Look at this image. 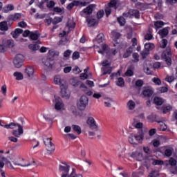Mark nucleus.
Here are the masks:
<instances>
[{"instance_id": "1", "label": "nucleus", "mask_w": 177, "mask_h": 177, "mask_svg": "<svg viewBox=\"0 0 177 177\" xmlns=\"http://www.w3.org/2000/svg\"><path fill=\"white\" fill-rule=\"evenodd\" d=\"M100 48L102 49H100ZM96 49H100L98 50V53H100L101 55H104L106 53V56H111V55H113V56H115L117 54V50L116 49H111L109 48V46L107 45H100V46H97Z\"/></svg>"}, {"instance_id": "2", "label": "nucleus", "mask_w": 177, "mask_h": 177, "mask_svg": "<svg viewBox=\"0 0 177 177\" xmlns=\"http://www.w3.org/2000/svg\"><path fill=\"white\" fill-rule=\"evenodd\" d=\"M171 56L172 53L171 52V47L168 46L166 50L162 53V60H165L167 66H171V64H172V59H171Z\"/></svg>"}, {"instance_id": "3", "label": "nucleus", "mask_w": 177, "mask_h": 177, "mask_svg": "<svg viewBox=\"0 0 177 177\" xmlns=\"http://www.w3.org/2000/svg\"><path fill=\"white\" fill-rule=\"evenodd\" d=\"M88 101L89 99H88V97L86 95H82L80 100L77 102V108L79 110H81L82 111L85 110Z\"/></svg>"}, {"instance_id": "4", "label": "nucleus", "mask_w": 177, "mask_h": 177, "mask_svg": "<svg viewBox=\"0 0 177 177\" xmlns=\"http://www.w3.org/2000/svg\"><path fill=\"white\" fill-rule=\"evenodd\" d=\"M23 62H24V55L22 54H17L13 60V64L16 68H20L23 66Z\"/></svg>"}, {"instance_id": "5", "label": "nucleus", "mask_w": 177, "mask_h": 177, "mask_svg": "<svg viewBox=\"0 0 177 177\" xmlns=\"http://www.w3.org/2000/svg\"><path fill=\"white\" fill-rule=\"evenodd\" d=\"M176 160L174 158H170L169 160H166L165 162V167H173L174 168L175 171L172 170V168L171 169V173L174 174V175L177 174V166H176Z\"/></svg>"}, {"instance_id": "6", "label": "nucleus", "mask_w": 177, "mask_h": 177, "mask_svg": "<svg viewBox=\"0 0 177 177\" xmlns=\"http://www.w3.org/2000/svg\"><path fill=\"white\" fill-rule=\"evenodd\" d=\"M86 124L88 125L90 129H92L93 131H97V124H96V121H95V119L93 117L88 118Z\"/></svg>"}, {"instance_id": "7", "label": "nucleus", "mask_w": 177, "mask_h": 177, "mask_svg": "<svg viewBox=\"0 0 177 177\" xmlns=\"http://www.w3.org/2000/svg\"><path fill=\"white\" fill-rule=\"evenodd\" d=\"M59 171L62 174H68L70 171V165H67V162H62L59 165Z\"/></svg>"}, {"instance_id": "8", "label": "nucleus", "mask_w": 177, "mask_h": 177, "mask_svg": "<svg viewBox=\"0 0 177 177\" xmlns=\"http://www.w3.org/2000/svg\"><path fill=\"white\" fill-rule=\"evenodd\" d=\"M95 4H91L86 8L84 9L81 12L80 15L84 17L85 16L84 15H92L93 12V8H95Z\"/></svg>"}, {"instance_id": "9", "label": "nucleus", "mask_w": 177, "mask_h": 177, "mask_svg": "<svg viewBox=\"0 0 177 177\" xmlns=\"http://www.w3.org/2000/svg\"><path fill=\"white\" fill-rule=\"evenodd\" d=\"M150 48H151V45H145V50L141 53L142 60H145L150 55Z\"/></svg>"}, {"instance_id": "10", "label": "nucleus", "mask_w": 177, "mask_h": 177, "mask_svg": "<svg viewBox=\"0 0 177 177\" xmlns=\"http://www.w3.org/2000/svg\"><path fill=\"white\" fill-rule=\"evenodd\" d=\"M24 130H23V126L21 125H18V131L17 130H12V135L13 136H15V138H20L21 135H23L24 133Z\"/></svg>"}, {"instance_id": "11", "label": "nucleus", "mask_w": 177, "mask_h": 177, "mask_svg": "<svg viewBox=\"0 0 177 177\" xmlns=\"http://www.w3.org/2000/svg\"><path fill=\"white\" fill-rule=\"evenodd\" d=\"M61 95L62 97L64 99H70V96H71V93L68 90V88H61Z\"/></svg>"}, {"instance_id": "12", "label": "nucleus", "mask_w": 177, "mask_h": 177, "mask_svg": "<svg viewBox=\"0 0 177 177\" xmlns=\"http://www.w3.org/2000/svg\"><path fill=\"white\" fill-rule=\"evenodd\" d=\"M131 157L132 158H134L137 161H143V153L140 152H133L131 155Z\"/></svg>"}, {"instance_id": "13", "label": "nucleus", "mask_w": 177, "mask_h": 177, "mask_svg": "<svg viewBox=\"0 0 177 177\" xmlns=\"http://www.w3.org/2000/svg\"><path fill=\"white\" fill-rule=\"evenodd\" d=\"M86 21L88 23V27H95V26L97 25V22L96 19L92 18L91 16L86 17Z\"/></svg>"}, {"instance_id": "14", "label": "nucleus", "mask_w": 177, "mask_h": 177, "mask_svg": "<svg viewBox=\"0 0 177 177\" xmlns=\"http://www.w3.org/2000/svg\"><path fill=\"white\" fill-rule=\"evenodd\" d=\"M156 151H158L159 153L164 154L165 156H166V157H171L172 156L174 149H167L166 150H165V153H164L162 151L161 149L158 148V149H156Z\"/></svg>"}, {"instance_id": "15", "label": "nucleus", "mask_w": 177, "mask_h": 177, "mask_svg": "<svg viewBox=\"0 0 177 177\" xmlns=\"http://www.w3.org/2000/svg\"><path fill=\"white\" fill-rule=\"evenodd\" d=\"M19 19H21V14L15 13V15H11L8 17L9 21H16V20H19Z\"/></svg>"}, {"instance_id": "16", "label": "nucleus", "mask_w": 177, "mask_h": 177, "mask_svg": "<svg viewBox=\"0 0 177 177\" xmlns=\"http://www.w3.org/2000/svg\"><path fill=\"white\" fill-rule=\"evenodd\" d=\"M134 138L136 139V141L140 142V140H143L145 138V133H143L142 130H140L138 131V135L137 136L134 135Z\"/></svg>"}, {"instance_id": "17", "label": "nucleus", "mask_w": 177, "mask_h": 177, "mask_svg": "<svg viewBox=\"0 0 177 177\" xmlns=\"http://www.w3.org/2000/svg\"><path fill=\"white\" fill-rule=\"evenodd\" d=\"M153 93H154V91L149 88L145 89L142 91V95L145 96V97H151Z\"/></svg>"}, {"instance_id": "18", "label": "nucleus", "mask_w": 177, "mask_h": 177, "mask_svg": "<svg viewBox=\"0 0 177 177\" xmlns=\"http://www.w3.org/2000/svg\"><path fill=\"white\" fill-rule=\"evenodd\" d=\"M104 39V35L103 33H100L97 37L93 40L94 44H102Z\"/></svg>"}, {"instance_id": "19", "label": "nucleus", "mask_w": 177, "mask_h": 177, "mask_svg": "<svg viewBox=\"0 0 177 177\" xmlns=\"http://www.w3.org/2000/svg\"><path fill=\"white\" fill-rule=\"evenodd\" d=\"M39 37H41V34L37 33V32H30L29 38L31 41H37Z\"/></svg>"}, {"instance_id": "20", "label": "nucleus", "mask_w": 177, "mask_h": 177, "mask_svg": "<svg viewBox=\"0 0 177 177\" xmlns=\"http://www.w3.org/2000/svg\"><path fill=\"white\" fill-rule=\"evenodd\" d=\"M168 28H169V27H167L159 30L158 34L160 35L161 38H164L168 35Z\"/></svg>"}, {"instance_id": "21", "label": "nucleus", "mask_w": 177, "mask_h": 177, "mask_svg": "<svg viewBox=\"0 0 177 177\" xmlns=\"http://www.w3.org/2000/svg\"><path fill=\"white\" fill-rule=\"evenodd\" d=\"M0 30L1 31H8V30H9L8 22L6 21L0 23Z\"/></svg>"}, {"instance_id": "22", "label": "nucleus", "mask_w": 177, "mask_h": 177, "mask_svg": "<svg viewBox=\"0 0 177 177\" xmlns=\"http://www.w3.org/2000/svg\"><path fill=\"white\" fill-rule=\"evenodd\" d=\"M129 13L130 14V16H134L136 19H139L140 15L139 13V10H130L129 11Z\"/></svg>"}, {"instance_id": "23", "label": "nucleus", "mask_w": 177, "mask_h": 177, "mask_svg": "<svg viewBox=\"0 0 177 177\" xmlns=\"http://www.w3.org/2000/svg\"><path fill=\"white\" fill-rule=\"evenodd\" d=\"M25 73L28 77H31V75H34V68L32 66H28L25 69Z\"/></svg>"}, {"instance_id": "24", "label": "nucleus", "mask_w": 177, "mask_h": 177, "mask_svg": "<svg viewBox=\"0 0 177 177\" xmlns=\"http://www.w3.org/2000/svg\"><path fill=\"white\" fill-rule=\"evenodd\" d=\"M28 48L32 53H35L37 50H39V46L38 45H28Z\"/></svg>"}, {"instance_id": "25", "label": "nucleus", "mask_w": 177, "mask_h": 177, "mask_svg": "<svg viewBox=\"0 0 177 177\" xmlns=\"http://www.w3.org/2000/svg\"><path fill=\"white\" fill-rule=\"evenodd\" d=\"M157 118V115H154V114H151L149 116H147V120H149V121H150L151 122H158V124H160V122H162L161 121H157L156 120V119Z\"/></svg>"}, {"instance_id": "26", "label": "nucleus", "mask_w": 177, "mask_h": 177, "mask_svg": "<svg viewBox=\"0 0 177 177\" xmlns=\"http://www.w3.org/2000/svg\"><path fill=\"white\" fill-rule=\"evenodd\" d=\"M153 102L157 106H161L162 103H164V100L160 97H155L153 100Z\"/></svg>"}, {"instance_id": "27", "label": "nucleus", "mask_w": 177, "mask_h": 177, "mask_svg": "<svg viewBox=\"0 0 177 177\" xmlns=\"http://www.w3.org/2000/svg\"><path fill=\"white\" fill-rule=\"evenodd\" d=\"M7 46H8V48L11 49V52H12V53H17V52H19V50L20 49V48H19L17 45H7Z\"/></svg>"}, {"instance_id": "28", "label": "nucleus", "mask_w": 177, "mask_h": 177, "mask_svg": "<svg viewBox=\"0 0 177 177\" xmlns=\"http://www.w3.org/2000/svg\"><path fill=\"white\" fill-rule=\"evenodd\" d=\"M19 125L21 124L19 123L11 122L8 124H5L4 128H6V129H14V127H19Z\"/></svg>"}, {"instance_id": "29", "label": "nucleus", "mask_w": 177, "mask_h": 177, "mask_svg": "<svg viewBox=\"0 0 177 177\" xmlns=\"http://www.w3.org/2000/svg\"><path fill=\"white\" fill-rule=\"evenodd\" d=\"M58 85H60V89L68 88V84L67 83V81H66V80L64 79H62L61 82H59V84Z\"/></svg>"}, {"instance_id": "30", "label": "nucleus", "mask_w": 177, "mask_h": 177, "mask_svg": "<svg viewBox=\"0 0 177 177\" xmlns=\"http://www.w3.org/2000/svg\"><path fill=\"white\" fill-rule=\"evenodd\" d=\"M14 9L15 6L12 4H9L3 8V12H4V13H8V12H10V10H13Z\"/></svg>"}, {"instance_id": "31", "label": "nucleus", "mask_w": 177, "mask_h": 177, "mask_svg": "<svg viewBox=\"0 0 177 177\" xmlns=\"http://www.w3.org/2000/svg\"><path fill=\"white\" fill-rule=\"evenodd\" d=\"M72 128L75 132H77L78 135H81L82 133V130H81V127L78 125L73 124Z\"/></svg>"}, {"instance_id": "32", "label": "nucleus", "mask_w": 177, "mask_h": 177, "mask_svg": "<svg viewBox=\"0 0 177 177\" xmlns=\"http://www.w3.org/2000/svg\"><path fill=\"white\" fill-rule=\"evenodd\" d=\"M149 32L145 36V39H147V41H150L151 38H153V35L151 33L153 32V30L151 28H149Z\"/></svg>"}, {"instance_id": "33", "label": "nucleus", "mask_w": 177, "mask_h": 177, "mask_svg": "<svg viewBox=\"0 0 177 177\" xmlns=\"http://www.w3.org/2000/svg\"><path fill=\"white\" fill-rule=\"evenodd\" d=\"M14 77H16V80L17 81H21V80H23V73L20 72H15L14 73Z\"/></svg>"}, {"instance_id": "34", "label": "nucleus", "mask_w": 177, "mask_h": 177, "mask_svg": "<svg viewBox=\"0 0 177 177\" xmlns=\"http://www.w3.org/2000/svg\"><path fill=\"white\" fill-rule=\"evenodd\" d=\"M62 20H63V17H55L53 19V24L54 26H56V24H57V23H62Z\"/></svg>"}, {"instance_id": "35", "label": "nucleus", "mask_w": 177, "mask_h": 177, "mask_svg": "<svg viewBox=\"0 0 177 177\" xmlns=\"http://www.w3.org/2000/svg\"><path fill=\"white\" fill-rule=\"evenodd\" d=\"M134 135L133 133H131L130 136L129 137V142L131 143V145H138L136 142V140H133Z\"/></svg>"}, {"instance_id": "36", "label": "nucleus", "mask_w": 177, "mask_h": 177, "mask_svg": "<svg viewBox=\"0 0 177 177\" xmlns=\"http://www.w3.org/2000/svg\"><path fill=\"white\" fill-rule=\"evenodd\" d=\"M157 176H160V174H158V171H157V170L151 171L148 176V177H157Z\"/></svg>"}, {"instance_id": "37", "label": "nucleus", "mask_w": 177, "mask_h": 177, "mask_svg": "<svg viewBox=\"0 0 177 177\" xmlns=\"http://www.w3.org/2000/svg\"><path fill=\"white\" fill-rule=\"evenodd\" d=\"M154 26L156 28H161L164 26V22L162 21H157L155 22Z\"/></svg>"}, {"instance_id": "38", "label": "nucleus", "mask_w": 177, "mask_h": 177, "mask_svg": "<svg viewBox=\"0 0 177 177\" xmlns=\"http://www.w3.org/2000/svg\"><path fill=\"white\" fill-rule=\"evenodd\" d=\"M128 106H129V110H133V109H135V106H136V104H135V102L133 101L129 100L128 102Z\"/></svg>"}, {"instance_id": "39", "label": "nucleus", "mask_w": 177, "mask_h": 177, "mask_svg": "<svg viewBox=\"0 0 177 177\" xmlns=\"http://www.w3.org/2000/svg\"><path fill=\"white\" fill-rule=\"evenodd\" d=\"M124 84H125V82H124V78L119 77L118 79V82H117L118 86H124Z\"/></svg>"}, {"instance_id": "40", "label": "nucleus", "mask_w": 177, "mask_h": 177, "mask_svg": "<svg viewBox=\"0 0 177 177\" xmlns=\"http://www.w3.org/2000/svg\"><path fill=\"white\" fill-rule=\"evenodd\" d=\"M43 63L44 66H46V67H48L49 68H52L53 67V64L47 59H46V61H43Z\"/></svg>"}, {"instance_id": "41", "label": "nucleus", "mask_w": 177, "mask_h": 177, "mask_svg": "<svg viewBox=\"0 0 177 177\" xmlns=\"http://www.w3.org/2000/svg\"><path fill=\"white\" fill-rule=\"evenodd\" d=\"M118 21L120 26H125V18L124 17H118Z\"/></svg>"}, {"instance_id": "42", "label": "nucleus", "mask_w": 177, "mask_h": 177, "mask_svg": "<svg viewBox=\"0 0 177 177\" xmlns=\"http://www.w3.org/2000/svg\"><path fill=\"white\" fill-rule=\"evenodd\" d=\"M62 107H63V103L62 102H55V110H62Z\"/></svg>"}, {"instance_id": "43", "label": "nucleus", "mask_w": 177, "mask_h": 177, "mask_svg": "<svg viewBox=\"0 0 177 177\" xmlns=\"http://www.w3.org/2000/svg\"><path fill=\"white\" fill-rule=\"evenodd\" d=\"M8 50V45H0V53H5Z\"/></svg>"}, {"instance_id": "44", "label": "nucleus", "mask_w": 177, "mask_h": 177, "mask_svg": "<svg viewBox=\"0 0 177 177\" xmlns=\"http://www.w3.org/2000/svg\"><path fill=\"white\" fill-rule=\"evenodd\" d=\"M133 58L134 60H132L133 63H138L139 62V54L134 53H133Z\"/></svg>"}, {"instance_id": "45", "label": "nucleus", "mask_w": 177, "mask_h": 177, "mask_svg": "<svg viewBox=\"0 0 177 177\" xmlns=\"http://www.w3.org/2000/svg\"><path fill=\"white\" fill-rule=\"evenodd\" d=\"M72 59L73 60H77V59H80V52H74L72 55Z\"/></svg>"}, {"instance_id": "46", "label": "nucleus", "mask_w": 177, "mask_h": 177, "mask_svg": "<svg viewBox=\"0 0 177 177\" xmlns=\"http://www.w3.org/2000/svg\"><path fill=\"white\" fill-rule=\"evenodd\" d=\"M44 143L46 145V146H48V145H50V146L52 147L54 146V144L52 143V138H46V141H44Z\"/></svg>"}, {"instance_id": "47", "label": "nucleus", "mask_w": 177, "mask_h": 177, "mask_svg": "<svg viewBox=\"0 0 177 177\" xmlns=\"http://www.w3.org/2000/svg\"><path fill=\"white\" fill-rule=\"evenodd\" d=\"M61 81H62V78H60V76H57V75L55 76L54 82L56 85H59Z\"/></svg>"}, {"instance_id": "48", "label": "nucleus", "mask_w": 177, "mask_h": 177, "mask_svg": "<svg viewBox=\"0 0 177 177\" xmlns=\"http://www.w3.org/2000/svg\"><path fill=\"white\" fill-rule=\"evenodd\" d=\"M152 164H153V165H164V161L155 160H153Z\"/></svg>"}, {"instance_id": "49", "label": "nucleus", "mask_w": 177, "mask_h": 177, "mask_svg": "<svg viewBox=\"0 0 177 177\" xmlns=\"http://www.w3.org/2000/svg\"><path fill=\"white\" fill-rule=\"evenodd\" d=\"M144 71L145 73H146V74H147L148 75H151V74H153L151 73V71H150V68H149V67L146 66V65H144Z\"/></svg>"}, {"instance_id": "50", "label": "nucleus", "mask_w": 177, "mask_h": 177, "mask_svg": "<svg viewBox=\"0 0 177 177\" xmlns=\"http://www.w3.org/2000/svg\"><path fill=\"white\" fill-rule=\"evenodd\" d=\"M105 13H106V17H109V16H110V15H111V7H106L105 8Z\"/></svg>"}, {"instance_id": "51", "label": "nucleus", "mask_w": 177, "mask_h": 177, "mask_svg": "<svg viewBox=\"0 0 177 177\" xmlns=\"http://www.w3.org/2000/svg\"><path fill=\"white\" fill-rule=\"evenodd\" d=\"M153 82L156 84V85H161V80L158 77H154L152 79Z\"/></svg>"}, {"instance_id": "52", "label": "nucleus", "mask_w": 177, "mask_h": 177, "mask_svg": "<svg viewBox=\"0 0 177 177\" xmlns=\"http://www.w3.org/2000/svg\"><path fill=\"white\" fill-rule=\"evenodd\" d=\"M3 44H6V45H14L15 41L13 39L3 40Z\"/></svg>"}, {"instance_id": "53", "label": "nucleus", "mask_w": 177, "mask_h": 177, "mask_svg": "<svg viewBox=\"0 0 177 177\" xmlns=\"http://www.w3.org/2000/svg\"><path fill=\"white\" fill-rule=\"evenodd\" d=\"M136 86H138V88L143 86V80H137L136 82Z\"/></svg>"}, {"instance_id": "54", "label": "nucleus", "mask_w": 177, "mask_h": 177, "mask_svg": "<svg viewBox=\"0 0 177 177\" xmlns=\"http://www.w3.org/2000/svg\"><path fill=\"white\" fill-rule=\"evenodd\" d=\"M117 5V0H111L110 3H109V8H114Z\"/></svg>"}, {"instance_id": "55", "label": "nucleus", "mask_w": 177, "mask_h": 177, "mask_svg": "<svg viewBox=\"0 0 177 177\" xmlns=\"http://www.w3.org/2000/svg\"><path fill=\"white\" fill-rule=\"evenodd\" d=\"M103 16H104V10H100L97 13V19H102V17H103Z\"/></svg>"}, {"instance_id": "56", "label": "nucleus", "mask_w": 177, "mask_h": 177, "mask_svg": "<svg viewBox=\"0 0 177 177\" xmlns=\"http://www.w3.org/2000/svg\"><path fill=\"white\" fill-rule=\"evenodd\" d=\"M68 40L66 37H63L60 41H59V45H66V44H68Z\"/></svg>"}, {"instance_id": "57", "label": "nucleus", "mask_w": 177, "mask_h": 177, "mask_svg": "<svg viewBox=\"0 0 177 177\" xmlns=\"http://www.w3.org/2000/svg\"><path fill=\"white\" fill-rule=\"evenodd\" d=\"M171 110H172V106H167L163 109V113L167 114V113H168V111H171Z\"/></svg>"}, {"instance_id": "58", "label": "nucleus", "mask_w": 177, "mask_h": 177, "mask_svg": "<svg viewBox=\"0 0 177 177\" xmlns=\"http://www.w3.org/2000/svg\"><path fill=\"white\" fill-rule=\"evenodd\" d=\"M125 75L127 77H132V75H133V71L131 69H128L125 73Z\"/></svg>"}, {"instance_id": "59", "label": "nucleus", "mask_w": 177, "mask_h": 177, "mask_svg": "<svg viewBox=\"0 0 177 177\" xmlns=\"http://www.w3.org/2000/svg\"><path fill=\"white\" fill-rule=\"evenodd\" d=\"M145 161L144 162V164H150V160L154 159L150 156H145Z\"/></svg>"}, {"instance_id": "60", "label": "nucleus", "mask_w": 177, "mask_h": 177, "mask_svg": "<svg viewBox=\"0 0 177 177\" xmlns=\"http://www.w3.org/2000/svg\"><path fill=\"white\" fill-rule=\"evenodd\" d=\"M165 80L166 81H167V82H169V84H171V82H173V81H174L175 78L174 77V76H167Z\"/></svg>"}, {"instance_id": "61", "label": "nucleus", "mask_w": 177, "mask_h": 177, "mask_svg": "<svg viewBox=\"0 0 177 177\" xmlns=\"http://www.w3.org/2000/svg\"><path fill=\"white\" fill-rule=\"evenodd\" d=\"M55 5H56V3H55V1H50L49 4H47V8L50 9V8H53V6H55Z\"/></svg>"}, {"instance_id": "62", "label": "nucleus", "mask_w": 177, "mask_h": 177, "mask_svg": "<svg viewBox=\"0 0 177 177\" xmlns=\"http://www.w3.org/2000/svg\"><path fill=\"white\" fill-rule=\"evenodd\" d=\"M160 145H161V143L160 142V140H156V139L153 140V146H154L155 147H158Z\"/></svg>"}, {"instance_id": "63", "label": "nucleus", "mask_w": 177, "mask_h": 177, "mask_svg": "<svg viewBox=\"0 0 177 177\" xmlns=\"http://www.w3.org/2000/svg\"><path fill=\"white\" fill-rule=\"evenodd\" d=\"M143 151H145L147 154H151V151H150L149 147H144Z\"/></svg>"}, {"instance_id": "64", "label": "nucleus", "mask_w": 177, "mask_h": 177, "mask_svg": "<svg viewBox=\"0 0 177 177\" xmlns=\"http://www.w3.org/2000/svg\"><path fill=\"white\" fill-rule=\"evenodd\" d=\"M71 55V50H67L64 53V57H68Z\"/></svg>"}]
</instances>
